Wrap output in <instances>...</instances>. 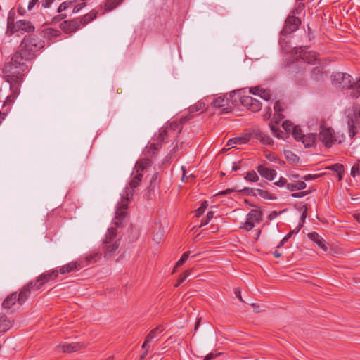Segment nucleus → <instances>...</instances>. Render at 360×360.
<instances>
[{
    "mask_svg": "<svg viewBox=\"0 0 360 360\" xmlns=\"http://www.w3.org/2000/svg\"><path fill=\"white\" fill-rule=\"evenodd\" d=\"M250 139H257L260 141V142L263 144L271 146L274 143V141L269 136L261 131L258 129H252L250 133Z\"/></svg>",
    "mask_w": 360,
    "mask_h": 360,
    "instance_id": "15",
    "label": "nucleus"
},
{
    "mask_svg": "<svg viewBox=\"0 0 360 360\" xmlns=\"http://www.w3.org/2000/svg\"><path fill=\"white\" fill-rule=\"evenodd\" d=\"M205 103L199 101V102L196 103L195 105H191L188 108L189 113L191 114V113L197 112L200 110H202L205 108Z\"/></svg>",
    "mask_w": 360,
    "mask_h": 360,
    "instance_id": "44",
    "label": "nucleus"
},
{
    "mask_svg": "<svg viewBox=\"0 0 360 360\" xmlns=\"http://www.w3.org/2000/svg\"><path fill=\"white\" fill-rule=\"evenodd\" d=\"M84 346L83 344H80L78 342H74L71 344H63L62 345H60L58 347L63 352H76L78 350H80L82 348H83Z\"/></svg>",
    "mask_w": 360,
    "mask_h": 360,
    "instance_id": "22",
    "label": "nucleus"
},
{
    "mask_svg": "<svg viewBox=\"0 0 360 360\" xmlns=\"http://www.w3.org/2000/svg\"><path fill=\"white\" fill-rule=\"evenodd\" d=\"M32 290H37L35 289L34 283L33 281H30L23 286L18 295H17L18 302L20 305H22L30 297Z\"/></svg>",
    "mask_w": 360,
    "mask_h": 360,
    "instance_id": "14",
    "label": "nucleus"
},
{
    "mask_svg": "<svg viewBox=\"0 0 360 360\" xmlns=\"http://www.w3.org/2000/svg\"><path fill=\"white\" fill-rule=\"evenodd\" d=\"M250 93L254 95H257L266 101H269L271 96V91L269 89H264L260 86L250 88Z\"/></svg>",
    "mask_w": 360,
    "mask_h": 360,
    "instance_id": "19",
    "label": "nucleus"
},
{
    "mask_svg": "<svg viewBox=\"0 0 360 360\" xmlns=\"http://www.w3.org/2000/svg\"><path fill=\"white\" fill-rule=\"evenodd\" d=\"M81 27V21L79 18H76L70 20H64L60 24V28L66 34L73 33Z\"/></svg>",
    "mask_w": 360,
    "mask_h": 360,
    "instance_id": "13",
    "label": "nucleus"
},
{
    "mask_svg": "<svg viewBox=\"0 0 360 360\" xmlns=\"http://www.w3.org/2000/svg\"><path fill=\"white\" fill-rule=\"evenodd\" d=\"M352 76L347 73L336 72L332 75V84L336 88L350 89L352 86Z\"/></svg>",
    "mask_w": 360,
    "mask_h": 360,
    "instance_id": "8",
    "label": "nucleus"
},
{
    "mask_svg": "<svg viewBox=\"0 0 360 360\" xmlns=\"http://www.w3.org/2000/svg\"><path fill=\"white\" fill-rule=\"evenodd\" d=\"M152 164V161L149 158H143L140 160L136 163L134 170H136L141 173H143V171L150 167Z\"/></svg>",
    "mask_w": 360,
    "mask_h": 360,
    "instance_id": "27",
    "label": "nucleus"
},
{
    "mask_svg": "<svg viewBox=\"0 0 360 360\" xmlns=\"http://www.w3.org/2000/svg\"><path fill=\"white\" fill-rule=\"evenodd\" d=\"M259 195L260 197L264 199H271L270 197L271 194L267 191H264L262 189H255V193L254 196Z\"/></svg>",
    "mask_w": 360,
    "mask_h": 360,
    "instance_id": "50",
    "label": "nucleus"
},
{
    "mask_svg": "<svg viewBox=\"0 0 360 360\" xmlns=\"http://www.w3.org/2000/svg\"><path fill=\"white\" fill-rule=\"evenodd\" d=\"M322 174H307L302 177L304 181H311L319 178Z\"/></svg>",
    "mask_w": 360,
    "mask_h": 360,
    "instance_id": "63",
    "label": "nucleus"
},
{
    "mask_svg": "<svg viewBox=\"0 0 360 360\" xmlns=\"http://www.w3.org/2000/svg\"><path fill=\"white\" fill-rule=\"evenodd\" d=\"M245 179L251 182H255L259 179V176L255 171H250L247 173Z\"/></svg>",
    "mask_w": 360,
    "mask_h": 360,
    "instance_id": "49",
    "label": "nucleus"
},
{
    "mask_svg": "<svg viewBox=\"0 0 360 360\" xmlns=\"http://www.w3.org/2000/svg\"><path fill=\"white\" fill-rule=\"evenodd\" d=\"M301 24L300 18L295 15H289L285 21V25L281 32V35H287L298 30Z\"/></svg>",
    "mask_w": 360,
    "mask_h": 360,
    "instance_id": "10",
    "label": "nucleus"
},
{
    "mask_svg": "<svg viewBox=\"0 0 360 360\" xmlns=\"http://www.w3.org/2000/svg\"><path fill=\"white\" fill-rule=\"evenodd\" d=\"M15 13L13 11L11 10L9 12L7 18V29L8 30H10L11 32H12L14 28L15 27Z\"/></svg>",
    "mask_w": 360,
    "mask_h": 360,
    "instance_id": "41",
    "label": "nucleus"
},
{
    "mask_svg": "<svg viewBox=\"0 0 360 360\" xmlns=\"http://www.w3.org/2000/svg\"><path fill=\"white\" fill-rule=\"evenodd\" d=\"M307 185L304 181H300L296 183H290L287 184V188L290 191L302 190L306 188Z\"/></svg>",
    "mask_w": 360,
    "mask_h": 360,
    "instance_id": "37",
    "label": "nucleus"
},
{
    "mask_svg": "<svg viewBox=\"0 0 360 360\" xmlns=\"http://www.w3.org/2000/svg\"><path fill=\"white\" fill-rule=\"evenodd\" d=\"M124 1V0H105L104 2L105 12H109L114 10Z\"/></svg>",
    "mask_w": 360,
    "mask_h": 360,
    "instance_id": "33",
    "label": "nucleus"
},
{
    "mask_svg": "<svg viewBox=\"0 0 360 360\" xmlns=\"http://www.w3.org/2000/svg\"><path fill=\"white\" fill-rule=\"evenodd\" d=\"M67 15L66 14H63V13H60L59 15H57L56 16H54L53 18H52V22L53 23H57L63 20H64L65 18H67Z\"/></svg>",
    "mask_w": 360,
    "mask_h": 360,
    "instance_id": "61",
    "label": "nucleus"
},
{
    "mask_svg": "<svg viewBox=\"0 0 360 360\" xmlns=\"http://www.w3.org/2000/svg\"><path fill=\"white\" fill-rule=\"evenodd\" d=\"M318 138L326 148L331 147L333 144L338 141L335 136L334 130L330 127H326L323 125L320 127Z\"/></svg>",
    "mask_w": 360,
    "mask_h": 360,
    "instance_id": "7",
    "label": "nucleus"
},
{
    "mask_svg": "<svg viewBox=\"0 0 360 360\" xmlns=\"http://www.w3.org/2000/svg\"><path fill=\"white\" fill-rule=\"evenodd\" d=\"M16 301H18L17 292H13L4 300L2 306L4 308L9 309L15 304Z\"/></svg>",
    "mask_w": 360,
    "mask_h": 360,
    "instance_id": "30",
    "label": "nucleus"
},
{
    "mask_svg": "<svg viewBox=\"0 0 360 360\" xmlns=\"http://www.w3.org/2000/svg\"><path fill=\"white\" fill-rule=\"evenodd\" d=\"M351 175L353 177H356V176L360 175V161H358L352 166L351 169Z\"/></svg>",
    "mask_w": 360,
    "mask_h": 360,
    "instance_id": "53",
    "label": "nucleus"
},
{
    "mask_svg": "<svg viewBox=\"0 0 360 360\" xmlns=\"http://www.w3.org/2000/svg\"><path fill=\"white\" fill-rule=\"evenodd\" d=\"M265 157L268 160H269L271 162H275L277 160L276 155L274 153H271V152H266Z\"/></svg>",
    "mask_w": 360,
    "mask_h": 360,
    "instance_id": "62",
    "label": "nucleus"
},
{
    "mask_svg": "<svg viewBox=\"0 0 360 360\" xmlns=\"http://www.w3.org/2000/svg\"><path fill=\"white\" fill-rule=\"evenodd\" d=\"M163 331V328L162 326H158L155 328L152 329L150 333L146 337V342H151L155 338L157 337L158 333H160Z\"/></svg>",
    "mask_w": 360,
    "mask_h": 360,
    "instance_id": "38",
    "label": "nucleus"
},
{
    "mask_svg": "<svg viewBox=\"0 0 360 360\" xmlns=\"http://www.w3.org/2000/svg\"><path fill=\"white\" fill-rule=\"evenodd\" d=\"M191 271V269H189V270H186L184 272H183L180 275V276L178 278L177 282L174 286L178 287L179 285H180L186 279V278L190 275Z\"/></svg>",
    "mask_w": 360,
    "mask_h": 360,
    "instance_id": "48",
    "label": "nucleus"
},
{
    "mask_svg": "<svg viewBox=\"0 0 360 360\" xmlns=\"http://www.w3.org/2000/svg\"><path fill=\"white\" fill-rule=\"evenodd\" d=\"M300 209L302 210V215L300 217V221L296 228L295 233H298L300 231V230L302 229V227L303 226V224L305 221V219L307 216V210L308 209H307V204H304L302 206H300Z\"/></svg>",
    "mask_w": 360,
    "mask_h": 360,
    "instance_id": "39",
    "label": "nucleus"
},
{
    "mask_svg": "<svg viewBox=\"0 0 360 360\" xmlns=\"http://www.w3.org/2000/svg\"><path fill=\"white\" fill-rule=\"evenodd\" d=\"M257 171L259 174L264 178L272 181L276 176V172L274 169L266 167L264 165H259L257 167Z\"/></svg>",
    "mask_w": 360,
    "mask_h": 360,
    "instance_id": "17",
    "label": "nucleus"
},
{
    "mask_svg": "<svg viewBox=\"0 0 360 360\" xmlns=\"http://www.w3.org/2000/svg\"><path fill=\"white\" fill-rule=\"evenodd\" d=\"M86 4L84 3V2H82L81 4H79L76 5L73 8L72 13H77L79 12L84 7L86 6Z\"/></svg>",
    "mask_w": 360,
    "mask_h": 360,
    "instance_id": "64",
    "label": "nucleus"
},
{
    "mask_svg": "<svg viewBox=\"0 0 360 360\" xmlns=\"http://www.w3.org/2000/svg\"><path fill=\"white\" fill-rule=\"evenodd\" d=\"M325 76L326 73L323 71V68L321 66L314 67L310 72V79L314 82L322 81Z\"/></svg>",
    "mask_w": 360,
    "mask_h": 360,
    "instance_id": "20",
    "label": "nucleus"
},
{
    "mask_svg": "<svg viewBox=\"0 0 360 360\" xmlns=\"http://www.w3.org/2000/svg\"><path fill=\"white\" fill-rule=\"evenodd\" d=\"M304 7H305V5L303 3L297 4L292 12V15L295 16V15L300 14L302 12V11L304 10Z\"/></svg>",
    "mask_w": 360,
    "mask_h": 360,
    "instance_id": "56",
    "label": "nucleus"
},
{
    "mask_svg": "<svg viewBox=\"0 0 360 360\" xmlns=\"http://www.w3.org/2000/svg\"><path fill=\"white\" fill-rule=\"evenodd\" d=\"M119 248V243L117 241H115L112 244H106L105 247V251H104V257L105 258H110L114 252L118 249Z\"/></svg>",
    "mask_w": 360,
    "mask_h": 360,
    "instance_id": "31",
    "label": "nucleus"
},
{
    "mask_svg": "<svg viewBox=\"0 0 360 360\" xmlns=\"http://www.w3.org/2000/svg\"><path fill=\"white\" fill-rule=\"evenodd\" d=\"M131 176V181L120 193L122 201L126 200L129 202L134 200L136 188L140 185L143 174L134 170Z\"/></svg>",
    "mask_w": 360,
    "mask_h": 360,
    "instance_id": "4",
    "label": "nucleus"
},
{
    "mask_svg": "<svg viewBox=\"0 0 360 360\" xmlns=\"http://www.w3.org/2000/svg\"><path fill=\"white\" fill-rule=\"evenodd\" d=\"M165 127L169 130V132L173 134L174 138L176 137L182 129L181 123L176 121H173Z\"/></svg>",
    "mask_w": 360,
    "mask_h": 360,
    "instance_id": "24",
    "label": "nucleus"
},
{
    "mask_svg": "<svg viewBox=\"0 0 360 360\" xmlns=\"http://www.w3.org/2000/svg\"><path fill=\"white\" fill-rule=\"evenodd\" d=\"M165 231L164 230V228L162 226L161 224H159L158 226H155L153 238V240L156 243H160L165 236Z\"/></svg>",
    "mask_w": 360,
    "mask_h": 360,
    "instance_id": "34",
    "label": "nucleus"
},
{
    "mask_svg": "<svg viewBox=\"0 0 360 360\" xmlns=\"http://www.w3.org/2000/svg\"><path fill=\"white\" fill-rule=\"evenodd\" d=\"M207 204H201V206L195 210V216L200 217L207 209Z\"/></svg>",
    "mask_w": 360,
    "mask_h": 360,
    "instance_id": "60",
    "label": "nucleus"
},
{
    "mask_svg": "<svg viewBox=\"0 0 360 360\" xmlns=\"http://www.w3.org/2000/svg\"><path fill=\"white\" fill-rule=\"evenodd\" d=\"M295 79L296 84L300 87L306 86L307 84V79L304 78H302L298 75V73L297 72L295 75Z\"/></svg>",
    "mask_w": 360,
    "mask_h": 360,
    "instance_id": "54",
    "label": "nucleus"
},
{
    "mask_svg": "<svg viewBox=\"0 0 360 360\" xmlns=\"http://www.w3.org/2000/svg\"><path fill=\"white\" fill-rule=\"evenodd\" d=\"M285 156L287 160L292 162H297L299 161V158L293 153L292 151L288 150L285 152Z\"/></svg>",
    "mask_w": 360,
    "mask_h": 360,
    "instance_id": "52",
    "label": "nucleus"
},
{
    "mask_svg": "<svg viewBox=\"0 0 360 360\" xmlns=\"http://www.w3.org/2000/svg\"><path fill=\"white\" fill-rule=\"evenodd\" d=\"M281 120H279V118H276L275 123H270L269 127L271 128V130L272 131L274 135L278 138L281 137V134H283V131L278 127V124Z\"/></svg>",
    "mask_w": 360,
    "mask_h": 360,
    "instance_id": "42",
    "label": "nucleus"
},
{
    "mask_svg": "<svg viewBox=\"0 0 360 360\" xmlns=\"http://www.w3.org/2000/svg\"><path fill=\"white\" fill-rule=\"evenodd\" d=\"M144 195L146 196V200L147 201H152L155 200V191L154 186L150 185L147 188Z\"/></svg>",
    "mask_w": 360,
    "mask_h": 360,
    "instance_id": "45",
    "label": "nucleus"
},
{
    "mask_svg": "<svg viewBox=\"0 0 360 360\" xmlns=\"http://www.w3.org/2000/svg\"><path fill=\"white\" fill-rule=\"evenodd\" d=\"M169 137H173V134L169 132L166 127H162L160 130V133L156 139V143L161 145Z\"/></svg>",
    "mask_w": 360,
    "mask_h": 360,
    "instance_id": "25",
    "label": "nucleus"
},
{
    "mask_svg": "<svg viewBox=\"0 0 360 360\" xmlns=\"http://www.w3.org/2000/svg\"><path fill=\"white\" fill-rule=\"evenodd\" d=\"M350 89H353L351 93L352 97L358 98L360 96V78L356 82H352V86Z\"/></svg>",
    "mask_w": 360,
    "mask_h": 360,
    "instance_id": "43",
    "label": "nucleus"
},
{
    "mask_svg": "<svg viewBox=\"0 0 360 360\" xmlns=\"http://www.w3.org/2000/svg\"><path fill=\"white\" fill-rule=\"evenodd\" d=\"M75 2H76V0L66 1L63 2L58 8L57 12L59 13H62L63 11L68 8Z\"/></svg>",
    "mask_w": 360,
    "mask_h": 360,
    "instance_id": "47",
    "label": "nucleus"
},
{
    "mask_svg": "<svg viewBox=\"0 0 360 360\" xmlns=\"http://www.w3.org/2000/svg\"><path fill=\"white\" fill-rule=\"evenodd\" d=\"M347 118L349 136L351 139H353L360 132V117L356 112H353L349 114Z\"/></svg>",
    "mask_w": 360,
    "mask_h": 360,
    "instance_id": "9",
    "label": "nucleus"
},
{
    "mask_svg": "<svg viewBox=\"0 0 360 360\" xmlns=\"http://www.w3.org/2000/svg\"><path fill=\"white\" fill-rule=\"evenodd\" d=\"M44 36L49 40H53L61 35L60 30L53 28H46L43 30Z\"/></svg>",
    "mask_w": 360,
    "mask_h": 360,
    "instance_id": "32",
    "label": "nucleus"
},
{
    "mask_svg": "<svg viewBox=\"0 0 360 360\" xmlns=\"http://www.w3.org/2000/svg\"><path fill=\"white\" fill-rule=\"evenodd\" d=\"M282 127L285 131L289 132L290 131H292V127H295V126H294L290 121L285 120L283 122Z\"/></svg>",
    "mask_w": 360,
    "mask_h": 360,
    "instance_id": "58",
    "label": "nucleus"
},
{
    "mask_svg": "<svg viewBox=\"0 0 360 360\" xmlns=\"http://www.w3.org/2000/svg\"><path fill=\"white\" fill-rule=\"evenodd\" d=\"M274 109L276 112L275 117L276 118H279V120H281L284 118L283 115L281 113L284 110L283 103L280 101H276L274 103Z\"/></svg>",
    "mask_w": 360,
    "mask_h": 360,
    "instance_id": "40",
    "label": "nucleus"
},
{
    "mask_svg": "<svg viewBox=\"0 0 360 360\" xmlns=\"http://www.w3.org/2000/svg\"><path fill=\"white\" fill-rule=\"evenodd\" d=\"M309 238L317 244V245L321 248L324 252L328 251V248L326 245L325 240L316 232H311L307 234Z\"/></svg>",
    "mask_w": 360,
    "mask_h": 360,
    "instance_id": "18",
    "label": "nucleus"
},
{
    "mask_svg": "<svg viewBox=\"0 0 360 360\" xmlns=\"http://www.w3.org/2000/svg\"><path fill=\"white\" fill-rule=\"evenodd\" d=\"M176 148H174L170 153L165 158L163 164L169 165L173 160V153H175Z\"/></svg>",
    "mask_w": 360,
    "mask_h": 360,
    "instance_id": "59",
    "label": "nucleus"
},
{
    "mask_svg": "<svg viewBox=\"0 0 360 360\" xmlns=\"http://www.w3.org/2000/svg\"><path fill=\"white\" fill-rule=\"evenodd\" d=\"M259 195L260 197L264 199H271L270 197L271 194L267 191H264L262 189H255V193L254 196Z\"/></svg>",
    "mask_w": 360,
    "mask_h": 360,
    "instance_id": "51",
    "label": "nucleus"
},
{
    "mask_svg": "<svg viewBox=\"0 0 360 360\" xmlns=\"http://www.w3.org/2000/svg\"><path fill=\"white\" fill-rule=\"evenodd\" d=\"M296 229L295 230H292L290 231L279 243V244L277 245V248H280L282 246L284 245V244L289 240V238L295 233Z\"/></svg>",
    "mask_w": 360,
    "mask_h": 360,
    "instance_id": "55",
    "label": "nucleus"
},
{
    "mask_svg": "<svg viewBox=\"0 0 360 360\" xmlns=\"http://www.w3.org/2000/svg\"><path fill=\"white\" fill-rule=\"evenodd\" d=\"M119 205L120 206L117 208L115 212V218L112 222L115 227H111L108 229V231L103 240V243L105 244L110 243L117 236V227H120L122 226V221L127 216L128 204Z\"/></svg>",
    "mask_w": 360,
    "mask_h": 360,
    "instance_id": "3",
    "label": "nucleus"
},
{
    "mask_svg": "<svg viewBox=\"0 0 360 360\" xmlns=\"http://www.w3.org/2000/svg\"><path fill=\"white\" fill-rule=\"evenodd\" d=\"M262 219L263 213L259 208L252 209L246 215L245 221L241 223L240 229L250 231L262 221Z\"/></svg>",
    "mask_w": 360,
    "mask_h": 360,
    "instance_id": "5",
    "label": "nucleus"
},
{
    "mask_svg": "<svg viewBox=\"0 0 360 360\" xmlns=\"http://www.w3.org/2000/svg\"><path fill=\"white\" fill-rule=\"evenodd\" d=\"M98 15V11L93 9L89 13L83 15L79 18V20L81 21V26H85L92 20H94Z\"/></svg>",
    "mask_w": 360,
    "mask_h": 360,
    "instance_id": "29",
    "label": "nucleus"
},
{
    "mask_svg": "<svg viewBox=\"0 0 360 360\" xmlns=\"http://www.w3.org/2000/svg\"><path fill=\"white\" fill-rule=\"evenodd\" d=\"M81 265L77 262H70L65 265L61 266L58 271L61 274H64L66 273L72 272L75 271H77L80 269Z\"/></svg>",
    "mask_w": 360,
    "mask_h": 360,
    "instance_id": "23",
    "label": "nucleus"
},
{
    "mask_svg": "<svg viewBox=\"0 0 360 360\" xmlns=\"http://www.w3.org/2000/svg\"><path fill=\"white\" fill-rule=\"evenodd\" d=\"M316 138V134L311 133L304 135L303 138H301L300 141H302L306 148H309L314 145Z\"/></svg>",
    "mask_w": 360,
    "mask_h": 360,
    "instance_id": "28",
    "label": "nucleus"
},
{
    "mask_svg": "<svg viewBox=\"0 0 360 360\" xmlns=\"http://www.w3.org/2000/svg\"><path fill=\"white\" fill-rule=\"evenodd\" d=\"M239 96L240 102L244 107H246L248 110L252 112H257L260 110L262 104L259 100L250 96H241L239 95Z\"/></svg>",
    "mask_w": 360,
    "mask_h": 360,
    "instance_id": "12",
    "label": "nucleus"
},
{
    "mask_svg": "<svg viewBox=\"0 0 360 360\" xmlns=\"http://www.w3.org/2000/svg\"><path fill=\"white\" fill-rule=\"evenodd\" d=\"M58 276V271L56 269L43 273L33 281L34 283L35 289L39 290L45 283L50 281L55 280Z\"/></svg>",
    "mask_w": 360,
    "mask_h": 360,
    "instance_id": "11",
    "label": "nucleus"
},
{
    "mask_svg": "<svg viewBox=\"0 0 360 360\" xmlns=\"http://www.w3.org/2000/svg\"><path fill=\"white\" fill-rule=\"evenodd\" d=\"M250 140L249 134L244 137H236L233 139H231L228 141L226 146L230 147H233L234 144H243L248 142Z\"/></svg>",
    "mask_w": 360,
    "mask_h": 360,
    "instance_id": "35",
    "label": "nucleus"
},
{
    "mask_svg": "<svg viewBox=\"0 0 360 360\" xmlns=\"http://www.w3.org/2000/svg\"><path fill=\"white\" fill-rule=\"evenodd\" d=\"M44 46V41L35 34H27L22 41L19 49L23 51L32 60L35 57L36 53Z\"/></svg>",
    "mask_w": 360,
    "mask_h": 360,
    "instance_id": "2",
    "label": "nucleus"
},
{
    "mask_svg": "<svg viewBox=\"0 0 360 360\" xmlns=\"http://www.w3.org/2000/svg\"><path fill=\"white\" fill-rule=\"evenodd\" d=\"M292 134L297 141H300L301 138H303L304 136L302 131L299 126L292 127Z\"/></svg>",
    "mask_w": 360,
    "mask_h": 360,
    "instance_id": "46",
    "label": "nucleus"
},
{
    "mask_svg": "<svg viewBox=\"0 0 360 360\" xmlns=\"http://www.w3.org/2000/svg\"><path fill=\"white\" fill-rule=\"evenodd\" d=\"M20 30L30 33L34 32V26L30 21L20 20L15 22V27L11 33H15Z\"/></svg>",
    "mask_w": 360,
    "mask_h": 360,
    "instance_id": "16",
    "label": "nucleus"
},
{
    "mask_svg": "<svg viewBox=\"0 0 360 360\" xmlns=\"http://www.w3.org/2000/svg\"><path fill=\"white\" fill-rule=\"evenodd\" d=\"M12 326V321L3 314H0V333L8 330Z\"/></svg>",
    "mask_w": 360,
    "mask_h": 360,
    "instance_id": "26",
    "label": "nucleus"
},
{
    "mask_svg": "<svg viewBox=\"0 0 360 360\" xmlns=\"http://www.w3.org/2000/svg\"><path fill=\"white\" fill-rule=\"evenodd\" d=\"M326 169L337 172L338 176V180H341L342 179V175L344 174L343 165L340 164V163H336V164H334V165L327 167Z\"/></svg>",
    "mask_w": 360,
    "mask_h": 360,
    "instance_id": "36",
    "label": "nucleus"
},
{
    "mask_svg": "<svg viewBox=\"0 0 360 360\" xmlns=\"http://www.w3.org/2000/svg\"><path fill=\"white\" fill-rule=\"evenodd\" d=\"M32 59L18 49L12 56L11 61L6 63L2 69L4 78L9 83L11 94L6 103H12L20 94V86L24 77V72L28 70V63Z\"/></svg>",
    "mask_w": 360,
    "mask_h": 360,
    "instance_id": "1",
    "label": "nucleus"
},
{
    "mask_svg": "<svg viewBox=\"0 0 360 360\" xmlns=\"http://www.w3.org/2000/svg\"><path fill=\"white\" fill-rule=\"evenodd\" d=\"M300 56L304 63L308 64H313L317 60L319 55L315 51H302Z\"/></svg>",
    "mask_w": 360,
    "mask_h": 360,
    "instance_id": "21",
    "label": "nucleus"
},
{
    "mask_svg": "<svg viewBox=\"0 0 360 360\" xmlns=\"http://www.w3.org/2000/svg\"><path fill=\"white\" fill-rule=\"evenodd\" d=\"M240 91H232L230 93L229 98L225 96H219L213 98V101L211 102L210 105L215 108H222L221 113L224 114L232 111L233 108L229 106V103L231 101L232 104H233V101L231 100V98L233 97V94H236L239 93Z\"/></svg>",
    "mask_w": 360,
    "mask_h": 360,
    "instance_id": "6",
    "label": "nucleus"
},
{
    "mask_svg": "<svg viewBox=\"0 0 360 360\" xmlns=\"http://www.w3.org/2000/svg\"><path fill=\"white\" fill-rule=\"evenodd\" d=\"M286 211H287V209H283L281 211L274 210V211L271 212V213L268 215L267 218L269 220H272L274 218H276V217H278V215L281 214L282 213H284Z\"/></svg>",
    "mask_w": 360,
    "mask_h": 360,
    "instance_id": "57",
    "label": "nucleus"
}]
</instances>
